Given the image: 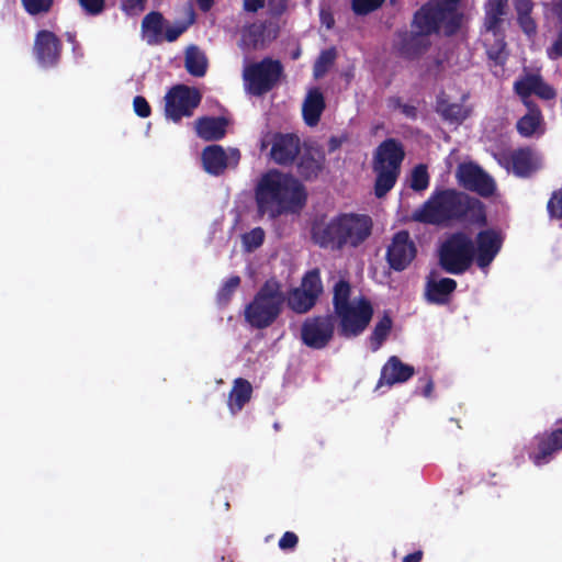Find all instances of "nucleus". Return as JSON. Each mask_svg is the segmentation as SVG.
I'll return each instance as SVG.
<instances>
[{
    "mask_svg": "<svg viewBox=\"0 0 562 562\" xmlns=\"http://www.w3.org/2000/svg\"><path fill=\"white\" fill-rule=\"evenodd\" d=\"M393 326L392 317L387 312L376 322L368 340L373 352L378 351L390 335Z\"/></svg>",
    "mask_w": 562,
    "mask_h": 562,
    "instance_id": "33",
    "label": "nucleus"
},
{
    "mask_svg": "<svg viewBox=\"0 0 562 562\" xmlns=\"http://www.w3.org/2000/svg\"><path fill=\"white\" fill-rule=\"evenodd\" d=\"M438 266L453 276L465 273L474 261V243L464 232L458 231L446 236L437 249Z\"/></svg>",
    "mask_w": 562,
    "mask_h": 562,
    "instance_id": "6",
    "label": "nucleus"
},
{
    "mask_svg": "<svg viewBox=\"0 0 562 562\" xmlns=\"http://www.w3.org/2000/svg\"><path fill=\"white\" fill-rule=\"evenodd\" d=\"M514 5L517 16L531 14L533 9V3L531 0H515Z\"/></svg>",
    "mask_w": 562,
    "mask_h": 562,
    "instance_id": "54",
    "label": "nucleus"
},
{
    "mask_svg": "<svg viewBox=\"0 0 562 562\" xmlns=\"http://www.w3.org/2000/svg\"><path fill=\"white\" fill-rule=\"evenodd\" d=\"M240 160L238 148L229 147L225 150L221 145H209L202 151L204 170L215 177L224 173L227 168H236Z\"/></svg>",
    "mask_w": 562,
    "mask_h": 562,
    "instance_id": "16",
    "label": "nucleus"
},
{
    "mask_svg": "<svg viewBox=\"0 0 562 562\" xmlns=\"http://www.w3.org/2000/svg\"><path fill=\"white\" fill-rule=\"evenodd\" d=\"M265 241V231L261 227H255L241 235L243 247L246 251L251 252L259 248Z\"/></svg>",
    "mask_w": 562,
    "mask_h": 562,
    "instance_id": "37",
    "label": "nucleus"
},
{
    "mask_svg": "<svg viewBox=\"0 0 562 562\" xmlns=\"http://www.w3.org/2000/svg\"><path fill=\"white\" fill-rule=\"evenodd\" d=\"M21 3L26 13L32 16H36L49 12L54 4V0H21Z\"/></svg>",
    "mask_w": 562,
    "mask_h": 562,
    "instance_id": "40",
    "label": "nucleus"
},
{
    "mask_svg": "<svg viewBox=\"0 0 562 562\" xmlns=\"http://www.w3.org/2000/svg\"><path fill=\"white\" fill-rule=\"evenodd\" d=\"M335 333V317L333 314L307 317L301 326L302 342L314 350H322L328 346Z\"/></svg>",
    "mask_w": 562,
    "mask_h": 562,
    "instance_id": "11",
    "label": "nucleus"
},
{
    "mask_svg": "<svg viewBox=\"0 0 562 562\" xmlns=\"http://www.w3.org/2000/svg\"><path fill=\"white\" fill-rule=\"evenodd\" d=\"M79 4L91 16L101 14L105 9V0H79Z\"/></svg>",
    "mask_w": 562,
    "mask_h": 562,
    "instance_id": "45",
    "label": "nucleus"
},
{
    "mask_svg": "<svg viewBox=\"0 0 562 562\" xmlns=\"http://www.w3.org/2000/svg\"><path fill=\"white\" fill-rule=\"evenodd\" d=\"M373 312L371 302L361 296L357 303L347 305L333 314L338 318L339 335L345 338L360 336L369 326Z\"/></svg>",
    "mask_w": 562,
    "mask_h": 562,
    "instance_id": "9",
    "label": "nucleus"
},
{
    "mask_svg": "<svg viewBox=\"0 0 562 562\" xmlns=\"http://www.w3.org/2000/svg\"><path fill=\"white\" fill-rule=\"evenodd\" d=\"M503 236L501 232L494 228H486L476 234L474 243V261L484 272H487L503 246Z\"/></svg>",
    "mask_w": 562,
    "mask_h": 562,
    "instance_id": "15",
    "label": "nucleus"
},
{
    "mask_svg": "<svg viewBox=\"0 0 562 562\" xmlns=\"http://www.w3.org/2000/svg\"><path fill=\"white\" fill-rule=\"evenodd\" d=\"M188 29L184 23H179L172 26H167L164 32V40L169 43L177 41Z\"/></svg>",
    "mask_w": 562,
    "mask_h": 562,
    "instance_id": "50",
    "label": "nucleus"
},
{
    "mask_svg": "<svg viewBox=\"0 0 562 562\" xmlns=\"http://www.w3.org/2000/svg\"><path fill=\"white\" fill-rule=\"evenodd\" d=\"M458 183L463 189L482 198H490L496 190L494 179L475 162H462L456 171Z\"/></svg>",
    "mask_w": 562,
    "mask_h": 562,
    "instance_id": "12",
    "label": "nucleus"
},
{
    "mask_svg": "<svg viewBox=\"0 0 562 562\" xmlns=\"http://www.w3.org/2000/svg\"><path fill=\"white\" fill-rule=\"evenodd\" d=\"M285 295L281 283L271 278L257 291L252 301L246 305L245 321L256 329L271 326L282 312Z\"/></svg>",
    "mask_w": 562,
    "mask_h": 562,
    "instance_id": "4",
    "label": "nucleus"
},
{
    "mask_svg": "<svg viewBox=\"0 0 562 562\" xmlns=\"http://www.w3.org/2000/svg\"><path fill=\"white\" fill-rule=\"evenodd\" d=\"M436 113L442 119V121L459 126L470 115V110L462 103H451L445 95H438L435 105Z\"/></svg>",
    "mask_w": 562,
    "mask_h": 562,
    "instance_id": "27",
    "label": "nucleus"
},
{
    "mask_svg": "<svg viewBox=\"0 0 562 562\" xmlns=\"http://www.w3.org/2000/svg\"><path fill=\"white\" fill-rule=\"evenodd\" d=\"M325 98L318 88H313L307 92L303 102L302 113L307 126H316L325 110Z\"/></svg>",
    "mask_w": 562,
    "mask_h": 562,
    "instance_id": "29",
    "label": "nucleus"
},
{
    "mask_svg": "<svg viewBox=\"0 0 562 562\" xmlns=\"http://www.w3.org/2000/svg\"><path fill=\"white\" fill-rule=\"evenodd\" d=\"M278 31L267 22L252 23L243 31L240 45L247 49L265 47L277 37Z\"/></svg>",
    "mask_w": 562,
    "mask_h": 562,
    "instance_id": "23",
    "label": "nucleus"
},
{
    "mask_svg": "<svg viewBox=\"0 0 562 562\" xmlns=\"http://www.w3.org/2000/svg\"><path fill=\"white\" fill-rule=\"evenodd\" d=\"M535 94L543 100H552L555 97V90L538 75Z\"/></svg>",
    "mask_w": 562,
    "mask_h": 562,
    "instance_id": "46",
    "label": "nucleus"
},
{
    "mask_svg": "<svg viewBox=\"0 0 562 562\" xmlns=\"http://www.w3.org/2000/svg\"><path fill=\"white\" fill-rule=\"evenodd\" d=\"M335 57H336V54H335L334 49L323 50L321 53V55L318 56L317 60L315 61L314 77L315 78L323 77L327 72L328 67L334 63Z\"/></svg>",
    "mask_w": 562,
    "mask_h": 562,
    "instance_id": "42",
    "label": "nucleus"
},
{
    "mask_svg": "<svg viewBox=\"0 0 562 562\" xmlns=\"http://www.w3.org/2000/svg\"><path fill=\"white\" fill-rule=\"evenodd\" d=\"M66 38L71 44L72 53L75 54V56L82 57L83 53L81 50L80 44L76 40V34L72 33V32H67L66 33Z\"/></svg>",
    "mask_w": 562,
    "mask_h": 562,
    "instance_id": "58",
    "label": "nucleus"
},
{
    "mask_svg": "<svg viewBox=\"0 0 562 562\" xmlns=\"http://www.w3.org/2000/svg\"><path fill=\"white\" fill-rule=\"evenodd\" d=\"M541 121L542 116L539 110L530 111L517 121L516 127L521 136L530 137L536 133Z\"/></svg>",
    "mask_w": 562,
    "mask_h": 562,
    "instance_id": "35",
    "label": "nucleus"
},
{
    "mask_svg": "<svg viewBox=\"0 0 562 562\" xmlns=\"http://www.w3.org/2000/svg\"><path fill=\"white\" fill-rule=\"evenodd\" d=\"M301 150V140L292 133L277 132L272 135L270 158L279 166H291Z\"/></svg>",
    "mask_w": 562,
    "mask_h": 562,
    "instance_id": "18",
    "label": "nucleus"
},
{
    "mask_svg": "<svg viewBox=\"0 0 562 562\" xmlns=\"http://www.w3.org/2000/svg\"><path fill=\"white\" fill-rule=\"evenodd\" d=\"M434 389V383L431 379H428L425 386L423 387L420 394L425 397H429Z\"/></svg>",
    "mask_w": 562,
    "mask_h": 562,
    "instance_id": "64",
    "label": "nucleus"
},
{
    "mask_svg": "<svg viewBox=\"0 0 562 562\" xmlns=\"http://www.w3.org/2000/svg\"><path fill=\"white\" fill-rule=\"evenodd\" d=\"M430 46L429 37L417 30L412 29L398 35L397 50L400 56L406 60L419 59Z\"/></svg>",
    "mask_w": 562,
    "mask_h": 562,
    "instance_id": "21",
    "label": "nucleus"
},
{
    "mask_svg": "<svg viewBox=\"0 0 562 562\" xmlns=\"http://www.w3.org/2000/svg\"><path fill=\"white\" fill-rule=\"evenodd\" d=\"M147 0H121L120 9L127 16H137L146 9Z\"/></svg>",
    "mask_w": 562,
    "mask_h": 562,
    "instance_id": "44",
    "label": "nucleus"
},
{
    "mask_svg": "<svg viewBox=\"0 0 562 562\" xmlns=\"http://www.w3.org/2000/svg\"><path fill=\"white\" fill-rule=\"evenodd\" d=\"M386 0H351V10L357 16H367L383 7Z\"/></svg>",
    "mask_w": 562,
    "mask_h": 562,
    "instance_id": "38",
    "label": "nucleus"
},
{
    "mask_svg": "<svg viewBox=\"0 0 562 562\" xmlns=\"http://www.w3.org/2000/svg\"><path fill=\"white\" fill-rule=\"evenodd\" d=\"M324 291L321 272L317 268L306 271L301 284L293 288L285 296L288 307L296 314L310 312Z\"/></svg>",
    "mask_w": 562,
    "mask_h": 562,
    "instance_id": "8",
    "label": "nucleus"
},
{
    "mask_svg": "<svg viewBox=\"0 0 562 562\" xmlns=\"http://www.w3.org/2000/svg\"><path fill=\"white\" fill-rule=\"evenodd\" d=\"M196 3L202 12H209L214 4V0H196Z\"/></svg>",
    "mask_w": 562,
    "mask_h": 562,
    "instance_id": "63",
    "label": "nucleus"
},
{
    "mask_svg": "<svg viewBox=\"0 0 562 562\" xmlns=\"http://www.w3.org/2000/svg\"><path fill=\"white\" fill-rule=\"evenodd\" d=\"M228 121L224 116H202L195 122V131L204 140H220L226 134Z\"/></svg>",
    "mask_w": 562,
    "mask_h": 562,
    "instance_id": "26",
    "label": "nucleus"
},
{
    "mask_svg": "<svg viewBox=\"0 0 562 562\" xmlns=\"http://www.w3.org/2000/svg\"><path fill=\"white\" fill-rule=\"evenodd\" d=\"M257 215L276 221L299 214L307 203L303 182L290 172L272 168L261 173L254 188Z\"/></svg>",
    "mask_w": 562,
    "mask_h": 562,
    "instance_id": "1",
    "label": "nucleus"
},
{
    "mask_svg": "<svg viewBox=\"0 0 562 562\" xmlns=\"http://www.w3.org/2000/svg\"><path fill=\"white\" fill-rule=\"evenodd\" d=\"M429 186V173L427 166L419 164L415 166L411 173L409 187L415 192H423Z\"/></svg>",
    "mask_w": 562,
    "mask_h": 562,
    "instance_id": "36",
    "label": "nucleus"
},
{
    "mask_svg": "<svg viewBox=\"0 0 562 562\" xmlns=\"http://www.w3.org/2000/svg\"><path fill=\"white\" fill-rule=\"evenodd\" d=\"M548 57L557 60L562 57V27L558 31L557 37L552 45L547 49Z\"/></svg>",
    "mask_w": 562,
    "mask_h": 562,
    "instance_id": "52",
    "label": "nucleus"
},
{
    "mask_svg": "<svg viewBox=\"0 0 562 562\" xmlns=\"http://www.w3.org/2000/svg\"><path fill=\"white\" fill-rule=\"evenodd\" d=\"M239 284L240 278L238 276H232L228 278L217 291V303L220 305H226L231 301Z\"/></svg>",
    "mask_w": 562,
    "mask_h": 562,
    "instance_id": "39",
    "label": "nucleus"
},
{
    "mask_svg": "<svg viewBox=\"0 0 562 562\" xmlns=\"http://www.w3.org/2000/svg\"><path fill=\"white\" fill-rule=\"evenodd\" d=\"M517 23L521 31L528 36L532 37L537 33V23L531 16V14L528 15H521L517 16Z\"/></svg>",
    "mask_w": 562,
    "mask_h": 562,
    "instance_id": "47",
    "label": "nucleus"
},
{
    "mask_svg": "<svg viewBox=\"0 0 562 562\" xmlns=\"http://www.w3.org/2000/svg\"><path fill=\"white\" fill-rule=\"evenodd\" d=\"M537 79L538 75H530L521 80L516 81L514 85L516 93L524 98L535 94Z\"/></svg>",
    "mask_w": 562,
    "mask_h": 562,
    "instance_id": "43",
    "label": "nucleus"
},
{
    "mask_svg": "<svg viewBox=\"0 0 562 562\" xmlns=\"http://www.w3.org/2000/svg\"><path fill=\"white\" fill-rule=\"evenodd\" d=\"M299 543V537L293 531H285L279 540V548L283 551L294 550Z\"/></svg>",
    "mask_w": 562,
    "mask_h": 562,
    "instance_id": "51",
    "label": "nucleus"
},
{
    "mask_svg": "<svg viewBox=\"0 0 562 562\" xmlns=\"http://www.w3.org/2000/svg\"><path fill=\"white\" fill-rule=\"evenodd\" d=\"M268 14L280 18L288 9V0H267Z\"/></svg>",
    "mask_w": 562,
    "mask_h": 562,
    "instance_id": "49",
    "label": "nucleus"
},
{
    "mask_svg": "<svg viewBox=\"0 0 562 562\" xmlns=\"http://www.w3.org/2000/svg\"><path fill=\"white\" fill-rule=\"evenodd\" d=\"M415 373L413 366L404 363L398 357L391 356L381 369L380 379L376 387L383 385L392 386L394 384L407 382Z\"/></svg>",
    "mask_w": 562,
    "mask_h": 562,
    "instance_id": "22",
    "label": "nucleus"
},
{
    "mask_svg": "<svg viewBox=\"0 0 562 562\" xmlns=\"http://www.w3.org/2000/svg\"><path fill=\"white\" fill-rule=\"evenodd\" d=\"M296 172L305 181L317 179L323 169L324 156L318 151L306 149L297 156Z\"/></svg>",
    "mask_w": 562,
    "mask_h": 562,
    "instance_id": "28",
    "label": "nucleus"
},
{
    "mask_svg": "<svg viewBox=\"0 0 562 562\" xmlns=\"http://www.w3.org/2000/svg\"><path fill=\"white\" fill-rule=\"evenodd\" d=\"M400 111L408 120L415 121L418 117V109L415 105L403 103Z\"/></svg>",
    "mask_w": 562,
    "mask_h": 562,
    "instance_id": "57",
    "label": "nucleus"
},
{
    "mask_svg": "<svg viewBox=\"0 0 562 562\" xmlns=\"http://www.w3.org/2000/svg\"><path fill=\"white\" fill-rule=\"evenodd\" d=\"M508 0H487L485 11L491 10L496 14H505Z\"/></svg>",
    "mask_w": 562,
    "mask_h": 562,
    "instance_id": "55",
    "label": "nucleus"
},
{
    "mask_svg": "<svg viewBox=\"0 0 562 562\" xmlns=\"http://www.w3.org/2000/svg\"><path fill=\"white\" fill-rule=\"evenodd\" d=\"M404 158L405 149L397 138L387 137L375 148L372 167L376 175L374 182L376 198L385 196L393 189Z\"/></svg>",
    "mask_w": 562,
    "mask_h": 562,
    "instance_id": "3",
    "label": "nucleus"
},
{
    "mask_svg": "<svg viewBox=\"0 0 562 562\" xmlns=\"http://www.w3.org/2000/svg\"><path fill=\"white\" fill-rule=\"evenodd\" d=\"M184 66L191 76L203 77L207 69L205 54L195 45L189 46L186 52Z\"/></svg>",
    "mask_w": 562,
    "mask_h": 562,
    "instance_id": "32",
    "label": "nucleus"
},
{
    "mask_svg": "<svg viewBox=\"0 0 562 562\" xmlns=\"http://www.w3.org/2000/svg\"><path fill=\"white\" fill-rule=\"evenodd\" d=\"M61 42L58 36L48 30H41L34 40V56L42 68H53L60 59Z\"/></svg>",
    "mask_w": 562,
    "mask_h": 562,
    "instance_id": "17",
    "label": "nucleus"
},
{
    "mask_svg": "<svg viewBox=\"0 0 562 562\" xmlns=\"http://www.w3.org/2000/svg\"><path fill=\"white\" fill-rule=\"evenodd\" d=\"M424 557V552L422 550H416L413 553L405 555L402 562H422Z\"/></svg>",
    "mask_w": 562,
    "mask_h": 562,
    "instance_id": "62",
    "label": "nucleus"
},
{
    "mask_svg": "<svg viewBox=\"0 0 562 562\" xmlns=\"http://www.w3.org/2000/svg\"><path fill=\"white\" fill-rule=\"evenodd\" d=\"M504 14H496L494 11H485V25L488 31H493L499 26L502 16Z\"/></svg>",
    "mask_w": 562,
    "mask_h": 562,
    "instance_id": "53",
    "label": "nucleus"
},
{
    "mask_svg": "<svg viewBox=\"0 0 562 562\" xmlns=\"http://www.w3.org/2000/svg\"><path fill=\"white\" fill-rule=\"evenodd\" d=\"M532 445L536 446L528 457H551L562 449V426L551 431L535 436Z\"/></svg>",
    "mask_w": 562,
    "mask_h": 562,
    "instance_id": "24",
    "label": "nucleus"
},
{
    "mask_svg": "<svg viewBox=\"0 0 562 562\" xmlns=\"http://www.w3.org/2000/svg\"><path fill=\"white\" fill-rule=\"evenodd\" d=\"M552 13L557 18L558 22L562 24V0L552 1Z\"/></svg>",
    "mask_w": 562,
    "mask_h": 562,
    "instance_id": "60",
    "label": "nucleus"
},
{
    "mask_svg": "<svg viewBox=\"0 0 562 562\" xmlns=\"http://www.w3.org/2000/svg\"><path fill=\"white\" fill-rule=\"evenodd\" d=\"M266 4V0H244V10L249 13H256L262 9Z\"/></svg>",
    "mask_w": 562,
    "mask_h": 562,
    "instance_id": "56",
    "label": "nucleus"
},
{
    "mask_svg": "<svg viewBox=\"0 0 562 562\" xmlns=\"http://www.w3.org/2000/svg\"><path fill=\"white\" fill-rule=\"evenodd\" d=\"M201 99L202 95L196 88L176 85L165 95V115L173 123H178L182 117L192 116Z\"/></svg>",
    "mask_w": 562,
    "mask_h": 562,
    "instance_id": "10",
    "label": "nucleus"
},
{
    "mask_svg": "<svg viewBox=\"0 0 562 562\" xmlns=\"http://www.w3.org/2000/svg\"><path fill=\"white\" fill-rule=\"evenodd\" d=\"M403 104L402 98L397 95H391L386 99V106L391 111H397L401 110V106Z\"/></svg>",
    "mask_w": 562,
    "mask_h": 562,
    "instance_id": "59",
    "label": "nucleus"
},
{
    "mask_svg": "<svg viewBox=\"0 0 562 562\" xmlns=\"http://www.w3.org/2000/svg\"><path fill=\"white\" fill-rule=\"evenodd\" d=\"M412 220L434 226H447L452 222H467L480 227L487 225L484 203L456 189H435L430 196L414 210Z\"/></svg>",
    "mask_w": 562,
    "mask_h": 562,
    "instance_id": "2",
    "label": "nucleus"
},
{
    "mask_svg": "<svg viewBox=\"0 0 562 562\" xmlns=\"http://www.w3.org/2000/svg\"><path fill=\"white\" fill-rule=\"evenodd\" d=\"M461 22L462 15L454 7L428 1L414 12L411 27L428 37L440 34L442 30L450 37L458 33Z\"/></svg>",
    "mask_w": 562,
    "mask_h": 562,
    "instance_id": "5",
    "label": "nucleus"
},
{
    "mask_svg": "<svg viewBox=\"0 0 562 562\" xmlns=\"http://www.w3.org/2000/svg\"><path fill=\"white\" fill-rule=\"evenodd\" d=\"M351 286L349 281L339 279L333 289L334 314L341 311L345 306L352 304L350 301Z\"/></svg>",
    "mask_w": 562,
    "mask_h": 562,
    "instance_id": "34",
    "label": "nucleus"
},
{
    "mask_svg": "<svg viewBox=\"0 0 562 562\" xmlns=\"http://www.w3.org/2000/svg\"><path fill=\"white\" fill-rule=\"evenodd\" d=\"M457 289V281L448 277H441L436 270H431L426 278L425 297L427 302L445 305L450 301Z\"/></svg>",
    "mask_w": 562,
    "mask_h": 562,
    "instance_id": "20",
    "label": "nucleus"
},
{
    "mask_svg": "<svg viewBox=\"0 0 562 562\" xmlns=\"http://www.w3.org/2000/svg\"><path fill=\"white\" fill-rule=\"evenodd\" d=\"M166 20L159 11H150L142 21V37L149 46H156L164 41Z\"/></svg>",
    "mask_w": 562,
    "mask_h": 562,
    "instance_id": "25",
    "label": "nucleus"
},
{
    "mask_svg": "<svg viewBox=\"0 0 562 562\" xmlns=\"http://www.w3.org/2000/svg\"><path fill=\"white\" fill-rule=\"evenodd\" d=\"M283 66L280 60L265 57L245 67L243 77L248 91L256 97L271 91L280 80Z\"/></svg>",
    "mask_w": 562,
    "mask_h": 562,
    "instance_id": "7",
    "label": "nucleus"
},
{
    "mask_svg": "<svg viewBox=\"0 0 562 562\" xmlns=\"http://www.w3.org/2000/svg\"><path fill=\"white\" fill-rule=\"evenodd\" d=\"M339 221L344 248H358L372 233L373 222L367 214L340 213Z\"/></svg>",
    "mask_w": 562,
    "mask_h": 562,
    "instance_id": "14",
    "label": "nucleus"
},
{
    "mask_svg": "<svg viewBox=\"0 0 562 562\" xmlns=\"http://www.w3.org/2000/svg\"><path fill=\"white\" fill-rule=\"evenodd\" d=\"M252 393L250 382L243 378H237L234 381L233 389L229 393L228 406L232 414H236L243 409L246 403L249 402Z\"/></svg>",
    "mask_w": 562,
    "mask_h": 562,
    "instance_id": "31",
    "label": "nucleus"
},
{
    "mask_svg": "<svg viewBox=\"0 0 562 562\" xmlns=\"http://www.w3.org/2000/svg\"><path fill=\"white\" fill-rule=\"evenodd\" d=\"M417 256V246L409 232L401 229L396 232L386 248L385 259L389 267L396 271H404Z\"/></svg>",
    "mask_w": 562,
    "mask_h": 562,
    "instance_id": "13",
    "label": "nucleus"
},
{
    "mask_svg": "<svg viewBox=\"0 0 562 562\" xmlns=\"http://www.w3.org/2000/svg\"><path fill=\"white\" fill-rule=\"evenodd\" d=\"M313 241L324 249L339 251L344 249L339 214L328 222H315L311 228Z\"/></svg>",
    "mask_w": 562,
    "mask_h": 562,
    "instance_id": "19",
    "label": "nucleus"
},
{
    "mask_svg": "<svg viewBox=\"0 0 562 562\" xmlns=\"http://www.w3.org/2000/svg\"><path fill=\"white\" fill-rule=\"evenodd\" d=\"M506 43L504 40H496L492 45L486 48V54L490 60L494 63L495 66H504L507 60V55L505 54Z\"/></svg>",
    "mask_w": 562,
    "mask_h": 562,
    "instance_id": "41",
    "label": "nucleus"
},
{
    "mask_svg": "<svg viewBox=\"0 0 562 562\" xmlns=\"http://www.w3.org/2000/svg\"><path fill=\"white\" fill-rule=\"evenodd\" d=\"M133 108H134V112L136 113V115H138L139 117H143V119L148 117L151 113V108H150L148 101L146 100V98L143 95H136L134 98Z\"/></svg>",
    "mask_w": 562,
    "mask_h": 562,
    "instance_id": "48",
    "label": "nucleus"
},
{
    "mask_svg": "<svg viewBox=\"0 0 562 562\" xmlns=\"http://www.w3.org/2000/svg\"><path fill=\"white\" fill-rule=\"evenodd\" d=\"M319 18H321L322 23L327 29H331L333 27V25L335 23V20L333 18L331 13L322 10L321 13H319Z\"/></svg>",
    "mask_w": 562,
    "mask_h": 562,
    "instance_id": "61",
    "label": "nucleus"
},
{
    "mask_svg": "<svg viewBox=\"0 0 562 562\" xmlns=\"http://www.w3.org/2000/svg\"><path fill=\"white\" fill-rule=\"evenodd\" d=\"M512 172L518 178H529L537 170L529 148H518L510 155Z\"/></svg>",
    "mask_w": 562,
    "mask_h": 562,
    "instance_id": "30",
    "label": "nucleus"
}]
</instances>
